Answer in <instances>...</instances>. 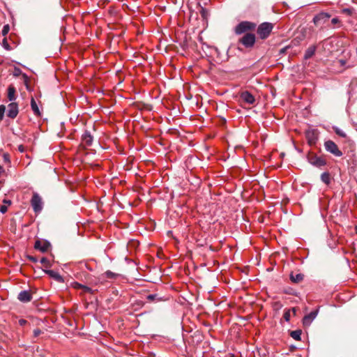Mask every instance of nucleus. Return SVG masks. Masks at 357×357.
Masks as SVG:
<instances>
[{
	"mask_svg": "<svg viewBox=\"0 0 357 357\" xmlns=\"http://www.w3.org/2000/svg\"><path fill=\"white\" fill-rule=\"evenodd\" d=\"M17 298L22 302L26 303L31 301L32 296L29 291L25 290L20 292Z\"/></svg>",
	"mask_w": 357,
	"mask_h": 357,
	"instance_id": "obj_12",
	"label": "nucleus"
},
{
	"mask_svg": "<svg viewBox=\"0 0 357 357\" xmlns=\"http://www.w3.org/2000/svg\"><path fill=\"white\" fill-rule=\"evenodd\" d=\"M3 45H4L5 47H6L7 50H8V49H9V48H8V46H9V45H8V44L7 43V42H6V39H4V40H3Z\"/></svg>",
	"mask_w": 357,
	"mask_h": 357,
	"instance_id": "obj_39",
	"label": "nucleus"
},
{
	"mask_svg": "<svg viewBox=\"0 0 357 357\" xmlns=\"http://www.w3.org/2000/svg\"><path fill=\"white\" fill-rule=\"evenodd\" d=\"M104 274L105 277L109 279H116L119 276V274L113 273L111 271H107Z\"/></svg>",
	"mask_w": 357,
	"mask_h": 357,
	"instance_id": "obj_23",
	"label": "nucleus"
},
{
	"mask_svg": "<svg viewBox=\"0 0 357 357\" xmlns=\"http://www.w3.org/2000/svg\"><path fill=\"white\" fill-rule=\"evenodd\" d=\"M27 323V321L23 319L19 320V324L22 326H24Z\"/></svg>",
	"mask_w": 357,
	"mask_h": 357,
	"instance_id": "obj_33",
	"label": "nucleus"
},
{
	"mask_svg": "<svg viewBox=\"0 0 357 357\" xmlns=\"http://www.w3.org/2000/svg\"><path fill=\"white\" fill-rule=\"evenodd\" d=\"M29 259L33 262H37L38 261V259L36 257H33V256H29L28 257Z\"/></svg>",
	"mask_w": 357,
	"mask_h": 357,
	"instance_id": "obj_36",
	"label": "nucleus"
},
{
	"mask_svg": "<svg viewBox=\"0 0 357 357\" xmlns=\"http://www.w3.org/2000/svg\"><path fill=\"white\" fill-rule=\"evenodd\" d=\"M18 150L20 151V152H24V147L23 146V145H20L18 146Z\"/></svg>",
	"mask_w": 357,
	"mask_h": 357,
	"instance_id": "obj_38",
	"label": "nucleus"
},
{
	"mask_svg": "<svg viewBox=\"0 0 357 357\" xmlns=\"http://www.w3.org/2000/svg\"><path fill=\"white\" fill-rule=\"evenodd\" d=\"M4 172L5 170L3 167L1 165H0V176H1L4 174Z\"/></svg>",
	"mask_w": 357,
	"mask_h": 357,
	"instance_id": "obj_37",
	"label": "nucleus"
},
{
	"mask_svg": "<svg viewBox=\"0 0 357 357\" xmlns=\"http://www.w3.org/2000/svg\"><path fill=\"white\" fill-rule=\"evenodd\" d=\"M82 143L85 146H89L92 144L93 137L89 131H85L82 137Z\"/></svg>",
	"mask_w": 357,
	"mask_h": 357,
	"instance_id": "obj_14",
	"label": "nucleus"
},
{
	"mask_svg": "<svg viewBox=\"0 0 357 357\" xmlns=\"http://www.w3.org/2000/svg\"><path fill=\"white\" fill-rule=\"evenodd\" d=\"M4 162L7 163H10V156L8 153H4L3 155Z\"/></svg>",
	"mask_w": 357,
	"mask_h": 357,
	"instance_id": "obj_30",
	"label": "nucleus"
},
{
	"mask_svg": "<svg viewBox=\"0 0 357 357\" xmlns=\"http://www.w3.org/2000/svg\"><path fill=\"white\" fill-rule=\"evenodd\" d=\"M286 293L289 294H291V295H296V294L294 291H286Z\"/></svg>",
	"mask_w": 357,
	"mask_h": 357,
	"instance_id": "obj_40",
	"label": "nucleus"
},
{
	"mask_svg": "<svg viewBox=\"0 0 357 357\" xmlns=\"http://www.w3.org/2000/svg\"><path fill=\"white\" fill-rule=\"evenodd\" d=\"M339 22H340V20H339V19H338L337 17H334V18H333V19L331 20V23H332L333 24H337V23H339Z\"/></svg>",
	"mask_w": 357,
	"mask_h": 357,
	"instance_id": "obj_34",
	"label": "nucleus"
},
{
	"mask_svg": "<svg viewBox=\"0 0 357 357\" xmlns=\"http://www.w3.org/2000/svg\"><path fill=\"white\" fill-rule=\"evenodd\" d=\"M319 310L317 309L314 311H312L309 314L305 315V317L303 319V324L305 326H309L313 320L316 318V317L318 314Z\"/></svg>",
	"mask_w": 357,
	"mask_h": 357,
	"instance_id": "obj_9",
	"label": "nucleus"
},
{
	"mask_svg": "<svg viewBox=\"0 0 357 357\" xmlns=\"http://www.w3.org/2000/svg\"><path fill=\"white\" fill-rule=\"evenodd\" d=\"M292 311H293V312H294V313L295 314V312H296V310H295V308H292Z\"/></svg>",
	"mask_w": 357,
	"mask_h": 357,
	"instance_id": "obj_43",
	"label": "nucleus"
},
{
	"mask_svg": "<svg viewBox=\"0 0 357 357\" xmlns=\"http://www.w3.org/2000/svg\"><path fill=\"white\" fill-rule=\"evenodd\" d=\"M240 100L244 103L253 105L255 102V96L248 91H244L239 94Z\"/></svg>",
	"mask_w": 357,
	"mask_h": 357,
	"instance_id": "obj_8",
	"label": "nucleus"
},
{
	"mask_svg": "<svg viewBox=\"0 0 357 357\" xmlns=\"http://www.w3.org/2000/svg\"><path fill=\"white\" fill-rule=\"evenodd\" d=\"M273 29V24L270 22H263L259 25L257 33L259 37L262 39H266L271 34Z\"/></svg>",
	"mask_w": 357,
	"mask_h": 357,
	"instance_id": "obj_1",
	"label": "nucleus"
},
{
	"mask_svg": "<svg viewBox=\"0 0 357 357\" xmlns=\"http://www.w3.org/2000/svg\"><path fill=\"white\" fill-rule=\"evenodd\" d=\"M307 159L311 165L317 167H321L326 165V161L325 159L315 154L309 155Z\"/></svg>",
	"mask_w": 357,
	"mask_h": 357,
	"instance_id": "obj_7",
	"label": "nucleus"
},
{
	"mask_svg": "<svg viewBox=\"0 0 357 357\" xmlns=\"http://www.w3.org/2000/svg\"><path fill=\"white\" fill-rule=\"evenodd\" d=\"M15 93H16L15 87L12 84L9 85L8 87L7 97L10 101H13L16 99Z\"/></svg>",
	"mask_w": 357,
	"mask_h": 357,
	"instance_id": "obj_17",
	"label": "nucleus"
},
{
	"mask_svg": "<svg viewBox=\"0 0 357 357\" xmlns=\"http://www.w3.org/2000/svg\"><path fill=\"white\" fill-rule=\"evenodd\" d=\"M42 331L39 328H36L33 331V335L35 337H38L40 334H42Z\"/></svg>",
	"mask_w": 357,
	"mask_h": 357,
	"instance_id": "obj_31",
	"label": "nucleus"
},
{
	"mask_svg": "<svg viewBox=\"0 0 357 357\" xmlns=\"http://www.w3.org/2000/svg\"><path fill=\"white\" fill-rule=\"evenodd\" d=\"M18 105L16 102H11L8 105L7 116L11 119H15L18 114Z\"/></svg>",
	"mask_w": 357,
	"mask_h": 357,
	"instance_id": "obj_10",
	"label": "nucleus"
},
{
	"mask_svg": "<svg viewBox=\"0 0 357 357\" xmlns=\"http://www.w3.org/2000/svg\"><path fill=\"white\" fill-rule=\"evenodd\" d=\"M316 50H317V46L316 45H313L310 46L306 50V51L305 52L304 59L305 60H308L310 58H312L314 55Z\"/></svg>",
	"mask_w": 357,
	"mask_h": 357,
	"instance_id": "obj_16",
	"label": "nucleus"
},
{
	"mask_svg": "<svg viewBox=\"0 0 357 357\" xmlns=\"http://www.w3.org/2000/svg\"><path fill=\"white\" fill-rule=\"evenodd\" d=\"M302 332L301 330H296L291 332L290 335L291 337L294 339L295 340H301V336Z\"/></svg>",
	"mask_w": 357,
	"mask_h": 357,
	"instance_id": "obj_21",
	"label": "nucleus"
},
{
	"mask_svg": "<svg viewBox=\"0 0 357 357\" xmlns=\"http://www.w3.org/2000/svg\"><path fill=\"white\" fill-rule=\"evenodd\" d=\"M344 11L346 12V13H350L349 9H345V10H344Z\"/></svg>",
	"mask_w": 357,
	"mask_h": 357,
	"instance_id": "obj_42",
	"label": "nucleus"
},
{
	"mask_svg": "<svg viewBox=\"0 0 357 357\" xmlns=\"http://www.w3.org/2000/svg\"><path fill=\"white\" fill-rule=\"evenodd\" d=\"M75 287L77 289H82L83 292H84V293H89V294L93 293V290L91 289V288L84 286V285H82L79 283H76L75 285Z\"/></svg>",
	"mask_w": 357,
	"mask_h": 357,
	"instance_id": "obj_20",
	"label": "nucleus"
},
{
	"mask_svg": "<svg viewBox=\"0 0 357 357\" xmlns=\"http://www.w3.org/2000/svg\"><path fill=\"white\" fill-rule=\"evenodd\" d=\"M31 204L35 213H39L43 209V201L40 195L34 192L31 199Z\"/></svg>",
	"mask_w": 357,
	"mask_h": 357,
	"instance_id": "obj_5",
	"label": "nucleus"
},
{
	"mask_svg": "<svg viewBox=\"0 0 357 357\" xmlns=\"http://www.w3.org/2000/svg\"><path fill=\"white\" fill-rule=\"evenodd\" d=\"M40 262L45 267V268H49L50 267V261L45 258V257H43L41 258V259L40 260Z\"/></svg>",
	"mask_w": 357,
	"mask_h": 357,
	"instance_id": "obj_26",
	"label": "nucleus"
},
{
	"mask_svg": "<svg viewBox=\"0 0 357 357\" xmlns=\"http://www.w3.org/2000/svg\"><path fill=\"white\" fill-rule=\"evenodd\" d=\"M330 17L331 15L328 13L321 12L314 17L313 22L317 26H322L329 20Z\"/></svg>",
	"mask_w": 357,
	"mask_h": 357,
	"instance_id": "obj_6",
	"label": "nucleus"
},
{
	"mask_svg": "<svg viewBox=\"0 0 357 357\" xmlns=\"http://www.w3.org/2000/svg\"><path fill=\"white\" fill-rule=\"evenodd\" d=\"M333 130L337 135H339L342 137H346L347 135L342 130L340 129L337 127H334Z\"/></svg>",
	"mask_w": 357,
	"mask_h": 357,
	"instance_id": "obj_25",
	"label": "nucleus"
},
{
	"mask_svg": "<svg viewBox=\"0 0 357 357\" xmlns=\"http://www.w3.org/2000/svg\"><path fill=\"white\" fill-rule=\"evenodd\" d=\"M7 210H8V208H7L6 206L1 205L0 206V212H1L2 213H5L7 211Z\"/></svg>",
	"mask_w": 357,
	"mask_h": 357,
	"instance_id": "obj_32",
	"label": "nucleus"
},
{
	"mask_svg": "<svg viewBox=\"0 0 357 357\" xmlns=\"http://www.w3.org/2000/svg\"><path fill=\"white\" fill-rule=\"evenodd\" d=\"M45 272L50 277L54 278L56 281L59 282H63V279L62 276L56 271L53 270H46Z\"/></svg>",
	"mask_w": 357,
	"mask_h": 357,
	"instance_id": "obj_13",
	"label": "nucleus"
},
{
	"mask_svg": "<svg viewBox=\"0 0 357 357\" xmlns=\"http://www.w3.org/2000/svg\"><path fill=\"white\" fill-rule=\"evenodd\" d=\"M306 138L310 144H314L317 140V135L314 130H309L306 132Z\"/></svg>",
	"mask_w": 357,
	"mask_h": 357,
	"instance_id": "obj_15",
	"label": "nucleus"
},
{
	"mask_svg": "<svg viewBox=\"0 0 357 357\" xmlns=\"http://www.w3.org/2000/svg\"><path fill=\"white\" fill-rule=\"evenodd\" d=\"M255 28V23L249 21H243L236 26L234 31L236 34L241 35L242 33H246L247 31H252Z\"/></svg>",
	"mask_w": 357,
	"mask_h": 357,
	"instance_id": "obj_2",
	"label": "nucleus"
},
{
	"mask_svg": "<svg viewBox=\"0 0 357 357\" xmlns=\"http://www.w3.org/2000/svg\"><path fill=\"white\" fill-rule=\"evenodd\" d=\"M6 107L3 105H0V121H1L4 116Z\"/></svg>",
	"mask_w": 357,
	"mask_h": 357,
	"instance_id": "obj_27",
	"label": "nucleus"
},
{
	"mask_svg": "<svg viewBox=\"0 0 357 357\" xmlns=\"http://www.w3.org/2000/svg\"><path fill=\"white\" fill-rule=\"evenodd\" d=\"M321 179L326 185L329 184L331 182L330 174L328 172H324L321 175Z\"/></svg>",
	"mask_w": 357,
	"mask_h": 357,
	"instance_id": "obj_22",
	"label": "nucleus"
},
{
	"mask_svg": "<svg viewBox=\"0 0 357 357\" xmlns=\"http://www.w3.org/2000/svg\"><path fill=\"white\" fill-rule=\"evenodd\" d=\"M255 40L256 38L255 34L247 33L241 38L239 39V43L246 48H250L254 46Z\"/></svg>",
	"mask_w": 357,
	"mask_h": 357,
	"instance_id": "obj_4",
	"label": "nucleus"
},
{
	"mask_svg": "<svg viewBox=\"0 0 357 357\" xmlns=\"http://www.w3.org/2000/svg\"><path fill=\"white\" fill-rule=\"evenodd\" d=\"M147 299L150 301H161L162 298H158L157 294H149L147 296Z\"/></svg>",
	"mask_w": 357,
	"mask_h": 357,
	"instance_id": "obj_24",
	"label": "nucleus"
},
{
	"mask_svg": "<svg viewBox=\"0 0 357 357\" xmlns=\"http://www.w3.org/2000/svg\"><path fill=\"white\" fill-rule=\"evenodd\" d=\"M10 30V27L8 24L4 25L2 29V35L6 36L8 34V31Z\"/></svg>",
	"mask_w": 357,
	"mask_h": 357,
	"instance_id": "obj_28",
	"label": "nucleus"
},
{
	"mask_svg": "<svg viewBox=\"0 0 357 357\" xmlns=\"http://www.w3.org/2000/svg\"><path fill=\"white\" fill-rule=\"evenodd\" d=\"M31 109L33 110L35 115H36V116L40 115V112L38 106L33 98H31Z\"/></svg>",
	"mask_w": 357,
	"mask_h": 357,
	"instance_id": "obj_19",
	"label": "nucleus"
},
{
	"mask_svg": "<svg viewBox=\"0 0 357 357\" xmlns=\"http://www.w3.org/2000/svg\"><path fill=\"white\" fill-rule=\"evenodd\" d=\"M3 202L6 204H10V203H11V202L9 200H4Z\"/></svg>",
	"mask_w": 357,
	"mask_h": 357,
	"instance_id": "obj_41",
	"label": "nucleus"
},
{
	"mask_svg": "<svg viewBox=\"0 0 357 357\" xmlns=\"http://www.w3.org/2000/svg\"><path fill=\"white\" fill-rule=\"evenodd\" d=\"M21 70L20 68H15L14 71V75L19 76L21 73Z\"/></svg>",
	"mask_w": 357,
	"mask_h": 357,
	"instance_id": "obj_35",
	"label": "nucleus"
},
{
	"mask_svg": "<svg viewBox=\"0 0 357 357\" xmlns=\"http://www.w3.org/2000/svg\"><path fill=\"white\" fill-rule=\"evenodd\" d=\"M304 278V275L302 273L294 274L291 273L290 274V280L292 282L298 283L301 282Z\"/></svg>",
	"mask_w": 357,
	"mask_h": 357,
	"instance_id": "obj_18",
	"label": "nucleus"
},
{
	"mask_svg": "<svg viewBox=\"0 0 357 357\" xmlns=\"http://www.w3.org/2000/svg\"><path fill=\"white\" fill-rule=\"evenodd\" d=\"M50 247V243L46 241L37 240L35 243L34 248L42 252H45Z\"/></svg>",
	"mask_w": 357,
	"mask_h": 357,
	"instance_id": "obj_11",
	"label": "nucleus"
},
{
	"mask_svg": "<svg viewBox=\"0 0 357 357\" xmlns=\"http://www.w3.org/2000/svg\"><path fill=\"white\" fill-rule=\"evenodd\" d=\"M283 317H284V319L287 321H289V319H290V317H291L290 310H288L285 311V312H284V313Z\"/></svg>",
	"mask_w": 357,
	"mask_h": 357,
	"instance_id": "obj_29",
	"label": "nucleus"
},
{
	"mask_svg": "<svg viewBox=\"0 0 357 357\" xmlns=\"http://www.w3.org/2000/svg\"><path fill=\"white\" fill-rule=\"evenodd\" d=\"M324 147L327 152L336 157H341L343 153L338 148L337 145L332 140H327L324 142Z\"/></svg>",
	"mask_w": 357,
	"mask_h": 357,
	"instance_id": "obj_3",
	"label": "nucleus"
}]
</instances>
